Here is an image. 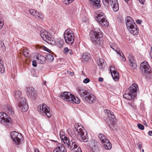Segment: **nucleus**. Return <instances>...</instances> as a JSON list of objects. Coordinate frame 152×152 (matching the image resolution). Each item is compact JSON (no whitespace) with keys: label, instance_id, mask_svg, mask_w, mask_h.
I'll use <instances>...</instances> for the list:
<instances>
[{"label":"nucleus","instance_id":"obj_62","mask_svg":"<svg viewBox=\"0 0 152 152\" xmlns=\"http://www.w3.org/2000/svg\"><path fill=\"white\" fill-rule=\"evenodd\" d=\"M142 152H144V150L143 149H142Z\"/></svg>","mask_w":152,"mask_h":152},{"label":"nucleus","instance_id":"obj_29","mask_svg":"<svg viewBox=\"0 0 152 152\" xmlns=\"http://www.w3.org/2000/svg\"><path fill=\"white\" fill-rule=\"evenodd\" d=\"M72 100H71L72 102H73L76 104H79L80 102V100L77 97H75L74 95L72 96Z\"/></svg>","mask_w":152,"mask_h":152},{"label":"nucleus","instance_id":"obj_19","mask_svg":"<svg viewBox=\"0 0 152 152\" xmlns=\"http://www.w3.org/2000/svg\"><path fill=\"white\" fill-rule=\"evenodd\" d=\"M85 98V100L89 103L92 104L96 101V97L92 94H87Z\"/></svg>","mask_w":152,"mask_h":152},{"label":"nucleus","instance_id":"obj_49","mask_svg":"<svg viewBox=\"0 0 152 152\" xmlns=\"http://www.w3.org/2000/svg\"><path fill=\"white\" fill-rule=\"evenodd\" d=\"M43 48L45 49V50L46 51H47L48 52H49V51L48 50L50 51V50L48 49V48L45 47V46H43Z\"/></svg>","mask_w":152,"mask_h":152},{"label":"nucleus","instance_id":"obj_3","mask_svg":"<svg viewBox=\"0 0 152 152\" xmlns=\"http://www.w3.org/2000/svg\"><path fill=\"white\" fill-rule=\"evenodd\" d=\"M73 131L75 133L77 132L78 135L81 137L84 142H86L88 141V137L87 132L85 130H84V129L80 124L78 123L75 124Z\"/></svg>","mask_w":152,"mask_h":152},{"label":"nucleus","instance_id":"obj_15","mask_svg":"<svg viewBox=\"0 0 152 152\" xmlns=\"http://www.w3.org/2000/svg\"><path fill=\"white\" fill-rule=\"evenodd\" d=\"M73 95L69 92H65L62 93L60 96V97L62 99L68 102H70L72 100V96Z\"/></svg>","mask_w":152,"mask_h":152},{"label":"nucleus","instance_id":"obj_40","mask_svg":"<svg viewBox=\"0 0 152 152\" xmlns=\"http://www.w3.org/2000/svg\"><path fill=\"white\" fill-rule=\"evenodd\" d=\"M21 94V93L20 91H18L15 92V96L16 98L19 97Z\"/></svg>","mask_w":152,"mask_h":152},{"label":"nucleus","instance_id":"obj_55","mask_svg":"<svg viewBox=\"0 0 152 152\" xmlns=\"http://www.w3.org/2000/svg\"><path fill=\"white\" fill-rule=\"evenodd\" d=\"M34 151L35 152H39V150L37 148H35Z\"/></svg>","mask_w":152,"mask_h":152},{"label":"nucleus","instance_id":"obj_51","mask_svg":"<svg viewBox=\"0 0 152 152\" xmlns=\"http://www.w3.org/2000/svg\"><path fill=\"white\" fill-rule=\"evenodd\" d=\"M139 1L141 3L143 4L145 0H139Z\"/></svg>","mask_w":152,"mask_h":152},{"label":"nucleus","instance_id":"obj_12","mask_svg":"<svg viewBox=\"0 0 152 152\" xmlns=\"http://www.w3.org/2000/svg\"><path fill=\"white\" fill-rule=\"evenodd\" d=\"M10 135L12 138L13 140V142L16 145H19L20 144L21 139L22 137V135L20 133L14 131L11 133Z\"/></svg>","mask_w":152,"mask_h":152},{"label":"nucleus","instance_id":"obj_45","mask_svg":"<svg viewBox=\"0 0 152 152\" xmlns=\"http://www.w3.org/2000/svg\"><path fill=\"white\" fill-rule=\"evenodd\" d=\"M90 80L88 78H87L85 79L83 81V83H87L90 82Z\"/></svg>","mask_w":152,"mask_h":152},{"label":"nucleus","instance_id":"obj_14","mask_svg":"<svg viewBox=\"0 0 152 152\" xmlns=\"http://www.w3.org/2000/svg\"><path fill=\"white\" fill-rule=\"evenodd\" d=\"M105 17L96 16V20L102 26H107L109 25V23Z\"/></svg>","mask_w":152,"mask_h":152},{"label":"nucleus","instance_id":"obj_60","mask_svg":"<svg viewBox=\"0 0 152 152\" xmlns=\"http://www.w3.org/2000/svg\"><path fill=\"white\" fill-rule=\"evenodd\" d=\"M130 105H131V106H132L133 108H134V105H133V104H130Z\"/></svg>","mask_w":152,"mask_h":152},{"label":"nucleus","instance_id":"obj_56","mask_svg":"<svg viewBox=\"0 0 152 152\" xmlns=\"http://www.w3.org/2000/svg\"><path fill=\"white\" fill-rule=\"evenodd\" d=\"M37 13H35V15H38V16H39V15H42V13H40L39 12H37Z\"/></svg>","mask_w":152,"mask_h":152},{"label":"nucleus","instance_id":"obj_18","mask_svg":"<svg viewBox=\"0 0 152 152\" xmlns=\"http://www.w3.org/2000/svg\"><path fill=\"white\" fill-rule=\"evenodd\" d=\"M26 94L27 96L32 98L35 97L37 94L34 89L32 87L27 88H26Z\"/></svg>","mask_w":152,"mask_h":152},{"label":"nucleus","instance_id":"obj_16","mask_svg":"<svg viewBox=\"0 0 152 152\" xmlns=\"http://www.w3.org/2000/svg\"><path fill=\"white\" fill-rule=\"evenodd\" d=\"M126 22V25L128 30L130 28H131L134 26H136V25L134 20L129 16L127 17Z\"/></svg>","mask_w":152,"mask_h":152},{"label":"nucleus","instance_id":"obj_42","mask_svg":"<svg viewBox=\"0 0 152 152\" xmlns=\"http://www.w3.org/2000/svg\"><path fill=\"white\" fill-rule=\"evenodd\" d=\"M137 126L138 128L140 129L143 130L144 129V126L142 124H137Z\"/></svg>","mask_w":152,"mask_h":152},{"label":"nucleus","instance_id":"obj_23","mask_svg":"<svg viewBox=\"0 0 152 152\" xmlns=\"http://www.w3.org/2000/svg\"><path fill=\"white\" fill-rule=\"evenodd\" d=\"M53 152H66V151L64 145L60 144L57 148L54 150Z\"/></svg>","mask_w":152,"mask_h":152},{"label":"nucleus","instance_id":"obj_32","mask_svg":"<svg viewBox=\"0 0 152 152\" xmlns=\"http://www.w3.org/2000/svg\"><path fill=\"white\" fill-rule=\"evenodd\" d=\"M82 58L84 61H87L90 59V56L88 54L85 53L83 54L82 56Z\"/></svg>","mask_w":152,"mask_h":152},{"label":"nucleus","instance_id":"obj_36","mask_svg":"<svg viewBox=\"0 0 152 152\" xmlns=\"http://www.w3.org/2000/svg\"><path fill=\"white\" fill-rule=\"evenodd\" d=\"M60 136L61 141H62L63 142L64 141V140H65L67 137L66 135L61 132H60Z\"/></svg>","mask_w":152,"mask_h":152},{"label":"nucleus","instance_id":"obj_1","mask_svg":"<svg viewBox=\"0 0 152 152\" xmlns=\"http://www.w3.org/2000/svg\"><path fill=\"white\" fill-rule=\"evenodd\" d=\"M102 37L101 31L98 28H95L94 30L90 31V37L91 42L97 45L101 44V41L100 38Z\"/></svg>","mask_w":152,"mask_h":152},{"label":"nucleus","instance_id":"obj_58","mask_svg":"<svg viewBox=\"0 0 152 152\" xmlns=\"http://www.w3.org/2000/svg\"><path fill=\"white\" fill-rule=\"evenodd\" d=\"M150 56H151V59H152V52H151L150 54Z\"/></svg>","mask_w":152,"mask_h":152},{"label":"nucleus","instance_id":"obj_13","mask_svg":"<svg viewBox=\"0 0 152 152\" xmlns=\"http://www.w3.org/2000/svg\"><path fill=\"white\" fill-rule=\"evenodd\" d=\"M18 106L19 109L23 112L26 111L28 108V106L26 101V99L24 97H22L20 101L18 104Z\"/></svg>","mask_w":152,"mask_h":152},{"label":"nucleus","instance_id":"obj_30","mask_svg":"<svg viewBox=\"0 0 152 152\" xmlns=\"http://www.w3.org/2000/svg\"><path fill=\"white\" fill-rule=\"evenodd\" d=\"M99 139L101 140L102 143H103L104 142L107 140L106 139V136H105L103 134H100L99 136Z\"/></svg>","mask_w":152,"mask_h":152},{"label":"nucleus","instance_id":"obj_4","mask_svg":"<svg viewBox=\"0 0 152 152\" xmlns=\"http://www.w3.org/2000/svg\"><path fill=\"white\" fill-rule=\"evenodd\" d=\"M105 113L107 116L106 122L110 129H113V126L114 125L116 121L115 117L113 113L109 110H107Z\"/></svg>","mask_w":152,"mask_h":152},{"label":"nucleus","instance_id":"obj_50","mask_svg":"<svg viewBox=\"0 0 152 152\" xmlns=\"http://www.w3.org/2000/svg\"><path fill=\"white\" fill-rule=\"evenodd\" d=\"M121 58L122 61H123L124 62L125 61L126 58L124 56H122Z\"/></svg>","mask_w":152,"mask_h":152},{"label":"nucleus","instance_id":"obj_41","mask_svg":"<svg viewBox=\"0 0 152 152\" xmlns=\"http://www.w3.org/2000/svg\"><path fill=\"white\" fill-rule=\"evenodd\" d=\"M68 132L69 135L72 137L74 135V133L70 129H68L67 130Z\"/></svg>","mask_w":152,"mask_h":152},{"label":"nucleus","instance_id":"obj_24","mask_svg":"<svg viewBox=\"0 0 152 152\" xmlns=\"http://www.w3.org/2000/svg\"><path fill=\"white\" fill-rule=\"evenodd\" d=\"M128 30L130 33L134 35H137L138 33V29L137 26H134L132 28H130Z\"/></svg>","mask_w":152,"mask_h":152},{"label":"nucleus","instance_id":"obj_48","mask_svg":"<svg viewBox=\"0 0 152 152\" xmlns=\"http://www.w3.org/2000/svg\"><path fill=\"white\" fill-rule=\"evenodd\" d=\"M68 53H69L70 55L72 54L73 53V51H72V50L71 49H69Z\"/></svg>","mask_w":152,"mask_h":152},{"label":"nucleus","instance_id":"obj_21","mask_svg":"<svg viewBox=\"0 0 152 152\" xmlns=\"http://www.w3.org/2000/svg\"><path fill=\"white\" fill-rule=\"evenodd\" d=\"M128 58L130 63V66L133 69H135L137 67V65L133 56L131 55H129L128 57Z\"/></svg>","mask_w":152,"mask_h":152},{"label":"nucleus","instance_id":"obj_46","mask_svg":"<svg viewBox=\"0 0 152 152\" xmlns=\"http://www.w3.org/2000/svg\"><path fill=\"white\" fill-rule=\"evenodd\" d=\"M69 49L67 48L66 47L65 48L64 50V52L65 54H67L68 53Z\"/></svg>","mask_w":152,"mask_h":152},{"label":"nucleus","instance_id":"obj_2","mask_svg":"<svg viewBox=\"0 0 152 152\" xmlns=\"http://www.w3.org/2000/svg\"><path fill=\"white\" fill-rule=\"evenodd\" d=\"M138 89V86L137 84H133L125 91L124 97L129 100L133 99L136 95Z\"/></svg>","mask_w":152,"mask_h":152},{"label":"nucleus","instance_id":"obj_25","mask_svg":"<svg viewBox=\"0 0 152 152\" xmlns=\"http://www.w3.org/2000/svg\"><path fill=\"white\" fill-rule=\"evenodd\" d=\"M99 2V0H90V3L91 5H93L97 8H100L101 7Z\"/></svg>","mask_w":152,"mask_h":152},{"label":"nucleus","instance_id":"obj_22","mask_svg":"<svg viewBox=\"0 0 152 152\" xmlns=\"http://www.w3.org/2000/svg\"><path fill=\"white\" fill-rule=\"evenodd\" d=\"M110 45L111 48L114 50L116 51L117 53L120 56H121V51L118 48L117 45L114 43L110 42Z\"/></svg>","mask_w":152,"mask_h":152},{"label":"nucleus","instance_id":"obj_52","mask_svg":"<svg viewBox=\"0 0 152 152\" xmlns=\"http://www.w3.org/2000/svg\"><path fill=\"white\" fill-rule=\"evenodd\" d=\"M103 79L101 77H99L98 79V81L99 82H102L103 81Z\"/></svg>","mask_w":152,"mask_h":152},{"label":"nucleus","instance_id":"obj_11","mask_svg":"<svg viewBox=\"0 0 152 152\" xmlns=\"http://www.w3.org/2000/svg\"><path fill=\"white\" fill-rule=\"evenodd\" d=\"M78 143L74 139L71 140L66 147L71 151H73V152H82L81 148H78L77 150L75 149L78 147Z\"/></svg>","mask_w":152,"mask_h":152},{"label":"nucleus","instance_id":"obj_43","mask_svg":"<svg viewBox=\"0 0 152 152\" xmlns=\"http://www.w3.org/2000/svg\"><path fill=\"white\" fill-rule=\"evenodd\" d=\"M74 0H64L66 4H69L72 3Z\"/></svg>","mask_w":152,"mask_h":152},{"label":"nucleus","instance_id":"obj_27","mask_svg":"<svg viewBox=\"0 0 152 152\" xmlns=\"http://www.w3.org/2000/svg\"><path fill=\"white\" fill-rule=\"evenodd\" d=\"M29 12L30 14L34 16L38 19H42L43 18L42 15H39V16H38L37 15H36L35 13H38L37 12L34 10H29Z\"/></svg>","mask_w":152,"mask_h":152},{"label":"nucleus","instance_id":"obj_38","mask_svg":"<svg viewBox=\"0 0 152 152\" xmlns=\"http://www.w3.org/2000/svg\"><path fill=\"white\" fill-rule=\"evenodd\" d=\"M97 64L98 65H101L102 64H104V60L103 59H99L97 61Z\"/></svg>","mask_w":152,"mask_h":152},{"label":"nucleus","instance_id":"obj_33","mask_svg":"<svg viewBox=\"0 0 152 152\" xmlns=\"http://www.w3.org/2000/svg\"><path fill=\"white\" fill-rule=\"evenodd\" d=\"M23 53L24 56L28 57L29 56V51L27 49H24L23 50Z\"/></svg>","mask_w":152,"mask_h":152},{"label":"nucleus","instance_id":"obj_10","mask_svg":"<svg viewBox=\"0 0 152 152\" xmlns=\"http://www.w3.org/2000/svg\"><path fill=\"white\" fill-rule=\"evenodd\" d=\"M0 122L6 126H9L11 124V118L5 113H0Z\"/></svg>","mask_w":152,"mask_h":152},{"label":"nucleus","instance_id":"obj_5","mask_svg":"<svg viewBox=\"0 0 152 152\" xmlns=\"http://www.w3.org/2000/svg\"><path fill=\"white\" fill-rule=\"evenodd\" d=\"M140 69L142 73L146 77L149 78L151 77L152 75L149 72L150 66L147 61H144L141 63Z\"/></svg>","mask_w":152,"mask_h":152},{"label":"nucleus","instance_id":"obj_59","mask_svg":"<svg viewBox=\"0 0 152 152\" xmlns=\"http://www.w3.org/2000/svg\"><path fill=\"white\" fill-rule=\"evenodd\" d=\"M143 124L145 125H146V126H147V124L146 123V122H144Z\"/></svg>","mask_w":152,"mask_h":152},{"label":"nucleus","instance_id":"obj_63","mask_svg":"<svg viewBox=\"0 0 152 152\" xmlns=\"http://www.w3.org/2000/svg\"><path fill=\"white\" fill-rule=\"evenodd\" d=\"M125 1H128L129 0H124Z\"/></svg>","mask_w":152,"mask_h":152},{"label":"nucleus","instance_id":"obj_57","mask_svg":"<svg viewBox=\"0 0 152 152\" xmlns=\"http://www.w3.org/2000/svg\"><path fill=\"white\" fill-rule=\"evenodd\" d=\"M138 147L139 148L141 149L142 148V145H139L138 146Z\"/></svg>","mask_w":152,"mask_h":152},{"label":"nucleus","instance_id":"obj_37","mask_svg":"<svg viewBox=\"0 0 152 152\" xmlns=\"http://www.w3.org/2000/svg\"><path fill=\"white\" fill-rule=\"evenodd\" d=\"M105 15L102 12L99 11L97 12L96 16L105 17Z\"/></svg>","mask_w":152,"mask_h":152},{"label":"nucleus","instance_id":"obj_6","mask_svg":"<svg viewBox=\"0 0 152 152\" xmlns=\"http://www.w3.org/2000/svg\"><path fill=\"white\" fill-rule=\"evenodd\" d=\"M74 32L70 29L68 28L64 32V38L66 43L72 44L74 40Z\"/></svg>","mask_w":152,"mask_h":152},{"label":"nucleus","instance_id":"obj_17","mask_svg":"<svg viewBox=\"0 0 152 152\" xmlns=\"http://www.w3.org/2000/svg\"><path fill=\"white\" fill-rule=\"evenodd\" d=\"M110 70L113 79L117 81L119 78V74L115 70L114 66L113 65L110 66Z\"/></svg>","mask_w":152,"mask_h":152},{"label":"nucleus","instance_id":"obj_44","mask_svg":"<svg viewBox=\"0 0 152 152\" xmlns=\"http://www.w3.org/2000/svg\"><path fill=\"white\" fill-rule=\"evenodd\" d=\"M3 25L4 23L2 21L1 17H0V28H2Z\"/></svg>","mask_w":152,"mask_h":152},{"label":"nucleus","instance_id":"obj_53","mask_svg":"<svg viewBox=\"0 0 152 152\" xmlns=\"http://www.w3.org/2000/svg\"><path fill=\"white\" fill-rule=\"evenodd\" d=\"M148 134L150 136H152V131H150L148 132Z\"/></svg>","mask_w":152,"mask_h":152},{"label":"nucleus","instance_id":"obj_35","mask_svg":"<svg viewBox=\"0 0 152 152\" xmlns=\"http://www.w3.org/2000/svg\"><path fill=\"white\" fill-rule=\"evenodd\" d=\"M46 59L50 61H52L54 59L53 56L50 54H48L45 58Z\"/></svg>","mask_w":152,"mask_h":152},{"label":"nucleus","instance_id":"obj_47","mask_svg":"<svg viewBox=\"0 0 152 152\" xmlns=\"http://www.w3.org/2000/svg\"><path fill=\"white\" fill-rule=\"evenodd\" d=\"M32 65L34 67H36L37 66L36 62L35 60H33L32 61Z\"/></svg>","mask_w":152,"mask_h":152},{"label":"nucleus","instance_id":"obj_64","mask_svg":"<svg viewBox=\"0 0 152 152\" xmlns=\"http://www.w3.org/2000/svg\"><path fill=\"white\" fill-rule=\"evenodd\" d=\"M45 83H46L45 82H44V84H45Z\"/></svg>","mask_w":152,"mask_h":152},{"label":"nucleus","instance_id":"obj_8","mask_svg":"<svg viewBox=\"0 0 152 152\" xmlns=\"http://www.w3.org/2000/svg\"><path fill=\"white\" fill-rule=\"evenodd\" d=\"M102 1L104 5L106 6H108L110 3L114 11L118 10L119 6L117 0H102Z\"/></svg>","mask_w":152,"mask_h":152},{"label":"nucleus","instance_id":"obj_31","mask_svg":"<svg viewBox=\"0 0 152 152\" xmlns=\"http://www.w3.org/2000/svg\"><path fill=\"white\" fill-rule=\"evenodd\" d=\"M4 63L3 61L0 59V72L1 73L4 72Z\"/></svg>","mask_w":152,"mask_h":152},{"label":"nucleus","instance_id":"obj_7","mask_svg":"<svg viewBox=\"0 0 152 152\" xmlns=\"http://www.w3.org/2000/svg\"><path fill=\"white\" fill-rule=\"evenodd\" d=\"M40 36L42 39L49 44L55 45V41L50 37V34L47 31L42 30L40 31Z\"/></svg>","mask_w":152,"mask_h":152},{"label":"nucleus","instance_id":"obj_61","mask_svg":"<svg viewBox=\"0 0 152 152\" xmlns=\"http://www.w3.org/2000/svg\"><path fill=\"white\" fill-rule=\"evenodd\" d=\"M82 73H83V75H84L85 74H84V73L83 72H82Z\"/></svg>","mask_w":152,"mask_h":152},{"label":"nucleus","instance_id":"obj_26","mask_svg":"<svg viewBox=\"0 0 152 152\" xmlns=\"http://www.w3.org/2000/svg\"><path fill=\"white\" fill-rule=\"evenodd\" d=\"M37 62L39 64H43L45 62L46 58L44 56L41 55H38L37 57Z\"/></svg>","mask_w":152,"mask_h":152},{"label":"nucleus","instance_id":"obj_9","mask_svg":"<svg viewBox=\"0 0 152 152\" xmlns=\"http://www.w3.org/2000/svg\"><path fill=\"white\" fill-rule=\"evenodd\" d=\"M38 110L41 113H44L48 118L51 116L50 108L45 104H40L38 105Z\"/></svg>","mask_w":152,"mask_h":152},{"label":"nucleus","instance_id":"obj_39","mask_svg":"<svg viewBox=\"0 0 152 152\" xmlns=\"http://www.w3.org/2000/svg\"><path fill=\"white\" fill-rule=\"evenodd\" d=\"M70 142V141L69 140V138L67 137L66 138L65 140H64L63 142L67 146L68 145V143H69Z\"/></svg>","mask_w":152,"mask_h":152},{"label":"nucleus","instance_id":"obj_54","mask_svg":"<svg viewBox=\"0 0 152 152\" xmlns=\"http://www.w3.org/2000/svg\"><path fill=\"white\" fill-rule=\"evenodd\" d=\"M141 20H137V21H136V23H139V24H140L141 23Z\"/></svg>","mask_w":152,"mask_h":152},{"label":"nucleus","instance_id":"obj_28","mask_svg":"<svg viewBox=\"0 0 152 152\" xmlns=\"http://www.w3.org/2000/svg\"><path fill=\"white\" fill-rule=\"evenodd\" d=\"M103 144V148L106 150H110L112 148V145L108 140L106 141L105 142H104Z\"/></svg>","mask_w":152,"mask_h":152},{"label":"nucleus","instance_id":"obj_34","mask_svg":"<svg viewBox=\"0 0 152 152\" xmlns=\"http://www.w3.org/2000/svg\"><path fill=\"white\" fill-rule=\"evenodd\" d=\"M7 111L8 113L9 114L13 115L14 114V111L13 109H12V107L10 105L7 106Z\"/></svg>","mask_w":152,"mask_h":152},{"label":"nucleus","instance_id":"obj_20","mask_svg":"<svg viewBox=\"0 0 152 152\" xmlns=\"http://www.w3.org/2000/svg\"><path fill=\"white\" fill-rule=\"evenodd\" d=\"M77 90L80 96L83 97L85 99L86 98L87 94H89V93L87 91L84 89L82 88L81 87H77Z\"/></svg>","mask_w":152,"mask_h":152}]
</instances>
